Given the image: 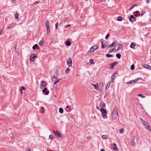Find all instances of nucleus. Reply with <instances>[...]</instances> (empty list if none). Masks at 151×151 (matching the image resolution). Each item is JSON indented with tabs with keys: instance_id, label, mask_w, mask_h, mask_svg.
<instances>
[{
	"instance_id": "f257e3e1",
	"label": "nucleus",
	"mask_w": 151,
	"mask_h": 151,
	"mask_svg": "<svg viewBox=\"0 0 151 151\" xmlns=\"http://www.w3.org/2000/svg\"><path fill=\"white\" fill-rule=\"evenodd\" d=\"M118 115L117 109L116 107H114L113 111L112 117L113 119H115L116 118Z\"/></svg>"
},
{
	"instance_id": "f03ea898",
	"label": "nucleus",
	"mask_w": 151,
	"mask_h": 151,
	"mask_svg": "<svg viewBox=\"0 0 151 151\" xmlns=\"http://www.w3.org/2000/svg\"><path fill=\"white\" fill-rule=\"evenodd\" d=\"M98 48L96 45H95L92 46L90 48V50L88 51V53H92L93 52L94 50H97Z\"/></svg>"
},
{
	"instance_id": "7ed1b4c3",
	"label": "nucleus",
	"mask_w": 151,
	"mask_h": 151,
	"mask_svg": "<svg viewBox=\"0 0 151 151\" xmlns=\"http://www.w3.org/2000/svg\"><path fill=\"white\" fill-rule=\"evenodd\" d=\"M123 47L122 45L121 44H117L115 46V47L117 48L115 49V51L119 50L121 48Z\"/></svg>"
},
{
	"instance_id": "20e7f679",
	"label": "nucleus",
	"mask_w": 151,
	"mask_h": 151,
	"mask_svg": "<svg viewBox=\"0 0 151 151\" xmlns=\"http://www.w3.org/2000/svg\"><path fill=\"white\" fill-rule=\"evenodd\" d=\"M54 133L55 134L56 136L58 138H61L62 136L61 135L60 133L57 130L55 131L53 130Z\"/></svg>"
},
{
	"instance_id": "39448f33",
	"label": "nucleus",
	"mask_w": 151,
	"mask_h": 151,
	"mask_svg": "<svg viewBox=\"0 0 151 151\" xmlns=\"http://www.w3.org/2000/svg\"><path fill=\"white\" fill-rule=\"evenodd\" d=\"M100 111L101 112L103 116H106L107 113L105 109L101 108L100 109Z\"/></svg>"
},
{
	"instance_id": "423d86ee",
	"label": "nucleus",
	"mask_w": 151,
	"mask_h": 151,
	"mask_svg": "<svg viewBox=\"0 0 151 151\" xmlns=\"http://www.w3.org/2000/svg\"><path fill=\"white\" fill-rule=\"evenodd\" d=\"M67 64L69 66L71 65L72 64V61L71 59L70 58H68L67 60Z\"/></svg>"
},
{
	"instance_id": "0eeeda50",
	"label": "nucleus",
	"mask_w": 151,
	"mask_h": 151,
	"mask_svg": "<svg viewBox=\"0 0 151 151\" xmlns=\"http://www.w3.org/2000/svg\"><path fill=\"white\" fill-rule=\"evenodd\" d=\"M118 63V62H114L113 63H112L110 64L109 65L111 66L110 69H112L114 68V66L116 65V64Z\"/></svg>"
},
{
	"instance_id": "6e6552de",
	"label": "nucleus",
	"mask_w": 151,
	"mask_h": 151,
	"mask_svg": "<svg viewBox=\"0 0 151 151\" xmlns=\"http://www.w3.org/2000/svg\"><path fill=\"white\" fill-rule=\"evenodd\" d=\"M54 79H55V81L57 83H58L61 80V79H57V77H56L55 76H54L51 78L52 81L53 82L55 81V80Z\"/></svg>"
},
{
	"instance_id": "1a4fd4ad",
	"label": "nucleus",
	"mask_w": 151,
	"mask_h": 151,
	"mask_svg": "<svg viewBox=\"0 0 151 151\" xmlns=\"http://www.w3.org/2000/svg\"><path fill=\"white\" fill-rule=\"evenodd\" d=\"M143 124L147 129L151 131V127L149 126L148 124L146 122H145Z\"/></svg>"
},
{
	"instance_id": "9d476101",
	"label": "nucleus",
	"mask_w": 151,
	"mask_h": 151,
	"mask_svg": "<svg viewBox=\"0 0 151 151\" xmlns=\"http://www.w3.org/2000/svg\"><path fill=\"white\" fill-rule=\"evenodd\" d=\"M132 19H136V18L132 15L130 16V17L129 18V20L131 22H134L135 21V20H132Z\"/></svg>"
},
{
	"instance_id": "9b49d317",
	"label": "nucleus",
	"mask_w": 151,
	"mask_h": 151,
	"mask_svg": "<svg viewBox=\"0 0 151 151\" xmlns=\"http://www.w3.org/2000/svg\"><path fill=\"white\" fill-rule=\"evenodd\" d=\"M111 146L116 151H118L119 149L117 147L116 145L115 144H114L111 145Z\"/></svg>"
},
{
	"instance_id": "f8f14e48",
	"label": "nucleus",
	"mask_w": 151,
	"mask_h": 151,
	"mask_svg": "<svg viewBox=\"0 0 151 151\" xmlns=\"http://www.w3.org/2000/svg\"><path fill=\"white\" fill-rule=\"evenodd\" d=\"M117 41L116 40L114 41L111 44L107 46V47H113L116 43Z\"/></svg>"
},
{
	"instance_id": "ddd939ff",
	"label": "nucleus",
	"mask_w": 151,
	"mask_h": 151,
	"mask_svg": "<svg viewBox=\"0 0 151 151\" xmlns=\"http://www.w3.org/2000/svg\"><path fill=\"white\" fill-rule=\"evenodd\" d=\"M29 58L30 61L32 62L34 61L35 59V58L33 56V55H32V54L30 56Z\"/></svg>"
},
{
	"instance_id": "4468645a",
	"label": "nucleus",
	"mask_w": 151,
	"mask_h": 151,
	"mask_svg": "<svg viewBox=\"0 0 151 151\" xmlns=\"http://www.w3.org/2000/svg\"><path fill=\"white\" fill-rule=\"evenodd\" d=\"M40 85L42 87V86L45 87L46 86L45 83L43 81H41L40 83Z\"/></svg>"
},
{
	"instance_id": "2eb2a0df",
	"label": "nucleus",
	"mask_w": 151,
	"mask_h": 151,
	"mask_svg": "<svg viewBox=\"0 0 151 151\" xmlns=\"http://www.w3.org/2000/svg\"><path fill=\"white\" fill-rule=\"evenodd\" d=\"M47 90V88H45L43 89L42 90V91L43 92L45 93V94L46 95H47L48 94L49 92L48 91L46 92V91Z\"/></svg>"
},
{
	"instance_id": "dca6fc26",
	"label": "nucleus",
	"mask_w": 151,
	"mask_h": 151,
	"mask_svg": "<svg viewBox=\"0 0 151 151\" xmlns=\"http://www.w3.org/2000/svg\"><path fill=\"white\" fill-rule=\"evenodd\" d=\"M136 46V44L134 42H132L131 43L130 45V47L131 48H134Z\"/></svg>"
},
{
	"instance_id": "f3484780",
	"label": "nucleus",
	"mask_w": 151,
	"mask_h": 151,
	"mask_svg": "<svg viewBox=\"0 0 151 151\" xmlns=\"http://www.w3.org/2000/svg\"><path fill=\"white\" fill-rule=\"evenodd\" d=\"M143 67L146 68L148 69H151V66L147 65H144Z\"/></svg>"
},
{
	"instance_id": "a211bd4d",
	"label": "nucleus",
	"mask_w": 151,
	"mask_h": 151,
	"mask_svg": "<svg viewBox=\"0 0 151 151\" xmlns=\"http://www.w3.org/2000/svg\"><path fill=\"white\" fill-rule=\"evenodd\" d=\"M45 26L46 27V28H50V27L49 25V21L48 20H47L45 22Z\"/></svg>"
},
{
	"instance_id": "6ab92c4d",
	"label": "nucleus",
	"mask_w": 151,
	"mask_h": 151,
	"mask_svg": "<svg viewBox=\"0 0 151 151\" xmlns=\"http://www.w3.org/2000/svg\"><path fill=\"white\" fill-rule=\"evenodd\" d=\"M92 84L94 86V88L95 89H98L99 86H98V84L97 83H96V85L93 83H92Z\"/></svg>"
},
{
	"instance_id": "aec40b11",
	"label": "nucleus",
	"mask_w": 151,
	"mask_h": 151,
	"mask_svg": "<svg viewBox=\"0 0 151 151\" xmlns=\"http://www.w3.org/2000/svg\"><path fill=\"white\" fill-rule=\"evenodd\" d=\"M134 139L135 138L134 137H133L132 138L131 141V144L132 145H135V143L134 142Z\"/></svg>"
},
{
	"instance_id": "412c9836",
	"label": "nucleus",
	"mask_w": 151,
	"mask_h": 151,
	"mask_svg": "<svg viewBox=\"0 0 151 151\" xmlns=\"http://www.w3.org/2000/svg\"><path fill=\"white\" fill-rule=\"evenodd\" d=\"M71 43L68 41H66L65 42L66 45L67 46H69L70 45Z\"/></svg>"
},
{
	"instance_id": "4be33fe9",
	"label": "nucleus",
	"mask_w": 151,
	"mask_h": 151,
	"mask_svg": "<svg viewBox=\"0 0 151 151\" xmlns=\"http://www.w3.org/2000/svg\"><path fill=\"white\" fill-rule=\"evenodd\" d=\"M111 84V82L110 81H109L107 83L106 86V90H107L109 88L110 85Z\"/></svg>"
},
{
	"instance_id": "5701e85b",
	"label": "nucleus",
	"mask_w": 151,
	"mask_h": 151,
	"mask_svg": "<svg viewBox=\"0 0 151 151\" xmlns=\"http://www.w3.org/2000/svg\"><path fill=\"white\" fill-rule=\"evenodd\" d=\"M18 16L19 14L17 13L16 12L15 14L14 17L15 19L18 20H19Z\"/></svg>"
},
{
	"instance_id": "b1692460",
	"label": "nucleus",
	"mask_w": 151,
	"mask_h": 151,
	"mask_svg": "<svg viewBox=\"0 0 151 151\" xmlns=\"http://www.w3.org/2000/svg\"><path fill=\"white\" fill-rule=\"evenodd\" d=\"M100 105L101 107H104L106 106V104L103 102H101L100 104Z\"/></svg>"
},
{
	"instance_id": "393cba45",
	"label": "nucleus",
	"mask_w": 151,
	"mask_h": 151,
	"mask_svg": "<svg viewBox=\"0 0 151 151\" xmlns=\"http://www.w3.org/2000/svg\"><path fill=\"white\" fill-rule=\"evenodd\" d=\"M117 58L118 59H120L121 56V54L119 53L116 54V55Z\"/></svg>"
},
{
	"instance_id": "a878e982",
	"label": "nucleus",
	"mask_w": 151,
	"mask_h": 151,
	"mask_svg": "<svg viewBox=\"0 0 151 151\" xmlns=\"http://www.w3.org/2000/svg\"><path fill=\"white\" fill-rule=\"evenodd\" d=\"M38 45L37 44H35V45L33 47H32V49L33 50H35V49H36V48L37 49H38Z\"/></svg>"
},
{
	"instance_id": "bb28decb",
	"label": "nucleus",
	"mask_w": 151,
	"mask_h": 151,
	"mask_svg": "<svg viewBox=\"0 0 151 151\" xmlns=\"http://www.w3.org/2000/svg\"><path fill=\"white\" fill-rule=\"evenodd\" d=\"M59 112L60 114H63V110L62 108H60L59 109Z\"/></svg>"
},
{
	"instance_id": "cd10ccee",
	"label": "nucleus",
	"mask_w": 151,
	"mask_h": 151,
	"mask_svg": "<svg viewBox=\"0 0 151 151\" xmlns=\"http://www.w3.org/2000/svg\"><path fill=\"white\" fill-rule=\"evenodd\" d=\"M117 20L119 21H121L122 20V18L121 16H119L117 17Z\"/></svg>"
},
{
	"instance_id": "c85d7f7f",
	"label": "nucleus",
	"mask_w": 151,
	"mask_h": 151,
	"mask_svg": "<svg viewBox=\"0 0 151 151\" xmlns=\"http://www.w3.org/2000/svg\"><path fill=\"white\" fill-rule=\"evenodd\" d=\"M59 71L57 70H56L55 71V76L57 77V76L59 75Z\"/></svg>"
},
{
	"instance_id": "c756f323",
	"label": "nucleus",
	"mask_w": 151,
	"mask_h": 151,
	"mask_svg": "<svg viewBox=\"0 0 151 151\" xmlns=\"http://www.w3.org/2000/svg\"><path fill=\"white\" fill-rule=\"evenodd\" d=\"M116 76L114 75H113L111 76V79L112 82H113L114 81V79L115 78Z\"/></svg>"
},
{
	"instance_id": "7c9ffc66",
	"label": "nucleus",
	"mask_w": 151,
	"mask_h": 151,
	"mask_svg": "<svg viewBox=\"0 0 151 151\" xmlns=\"http://www.w3.org/2000/svg\"><path fill=\"white\" fill-rule=\"evenodd\" d=\"M134 83V82L133 81V80H132L130 81H128L127 82V83L128 85L133 84Z\"/></svg>"
},
{
	"instance_id": "2f4dec72",
	"label": "nucleus",
	"mask_w": 151,
	"mask_h": 151,
	"mask_svg": "<svg viewBox=\"0 0 151 151\" xmlns=\"http://www.w3.org/2000/svg\"><path fill=\"white\" fill-rule=\"evenodd\" d=\"M135 68V66L134 64L132 65L130 67V69L132 70H133Z\"/></svg>"
},
{
	"instance_id": "473e14b6",
	"label": "nucleus",
	"mask_w": 151,
	"mask_h": 151,
	"mask_svg": "<svg viewBox=\"0 0 151 151\" xmlns=\"http://www.w3.org/2000/svg\"><path fill=\"white\" fill-rule=\"evenodd\" d=\"M106 57H107V58L112 57L113 56L112 55L109 54H106Z\"/></svg>"
},
{
	"instance_id": "72a5a7b5",
	"label": "nucleus",
	"mask_w": 151,
	"mask_h": 151,
	"mask_svg": "<svg viewBox=\"0 0 151 151\" xmlns=\"http://www.w3.org/2000/svg\"><path fill=\"white\" fill-rule=\"evenodd\" d=\"M89 62L91 64L93 65L94 64V62L93 60L92 59H90Z\"/></svg>"
},
{
	"instance_id": "f704fd0d",
	"label": "nucleus",
	"mask_w": 151,
	"mask_h": 151,
	"mask_svg": "<svg viewBox=\"0 0 151 151\" xmlns=\"http://www.w3.org/2000/svg\"><path fill=\"white\" fill-rule=\"evenodd\" d=\"M108 135H103L102 136V138L103 139H106L107 138V137H108Z\"/></svg>"
},
{
	"instance_id": "c9c22d12",
	"label": "nucleus",
	"mask_w": 151,
	"mask_h": 151,
	"mask_svg": "<svg viewBox=\"0 0 151 151\" xmlns=\"http://www.w3.org/2000/svg\"><path fill=\"white\" fill-rule=\"evenodd\" d=\"M39 44L42 47L43 44V41L42 40H41L39 42Z\"/></svg>"
},
{
	"instance_id": "e433bc0d",
	"label": "nucleus",
	"mask_w": 151,
	"mask_h": 151,
	"mask_svg": "<svg viewBox=\"0 0 151 151\" xmlns=\"http://www.w3.org/2000/svg\"><path fill=\"white\" fill-rule=\"evenodd\" d=\"M70 71V69L68 68H67L65 70V72L67 73H69V72Z\"/></svg>"
},
{
	"instance_id": "4c0bfd02",
	"label": "nucleus",
	"mask_w": 151,
	"mask_h": 151,
	"mask_svg": "<svg viewBox=\"0 0 151 151\" xmlns=\"http://www.w3.org/2000/svg\"><path fill=\"white\" fill-rule=\"evenodd\" d=\"M13 26V24H11L9 25L8 27L7 28L8 29H9L11 27H12Z\"/></svg>"
},
{
	"instance_id": "58836bf2",
	"label": "nucleus",
	"mask_w": 151,
	"mask_h": 151,
	"mask_svg": "<svg viewBox=\"0 0 151 151\" xmlns=\"http://www.w3.org/2000/svg\"><path fill=\"white\" fill-rule=\"evenodd\" d=\"M32 55H33V56L35 58H37L38 56L36 54L32 53Z\"/></svg>"
},
{
	"instance_id": "ea45409f",
	"label": "nucleus",
	"mask_w": 151,
	"mask_h": 151,
	"mask_svg": "<svg viewBox=\"0 0 151 151\" xmlns=\"http://www.w3.org/2000/svg\"><path fill=\"white\" fill-rule=\"evenodd\" d=\"M138 96L140 97H142V98H144L145 97V96L142 95L141 94H138Z\"/></svg>"
},
{
	"instance_id": "a19ab883",
	"label": "nucleus",
	"mask_w": 151,
	"mask_h": 151,
	"mask_svg": "<svg viewBox=\"0 0 151 151\" xmlns=\"http://www.w3.org/2000/svg\"><path fill=\"white\" fill-rule=\"evenodd\" d=\"M140 119L141 122L143 124H144L145 122H146L144 120H143L142 118H140Z\"/></svg>"
},
{
	"instance_id": "79ce46f5",
	"label": "nucleus",
	"mask_w": 151,
	"mask_h": 151,
	"mask_svg": "<svg viewBox=\"0 0 151 151\" xmlns=\"http://www.w3.org/2000/svg\"><path fill=\"white\" fill-rule=\"evenodd\" d=\"M58 22H57L55 24V27L56 29H58Z\"/></svg>"
},
{
	"instance_id": "37998d69",
	"label": "nucleus",
	"mask_w": 151,
	"mask_h": 151,
	"mask_svg": "<svg viewBox=\"0 0 151 151\" xmlns=\"http://www.w3.org/2000/svg\"><path fill=\"white\" fill-rule=\"evenodd\" d=\"M109 35H110L109 34H107L105 37V39H107L109 37Z\"/></svg>"
},
{
	"instance_id": "c03bdc74",
	"label": "nucleus",
	"mask_w": 151,
	"mask_h": 151,
	"mask_svg": "<svg viewBox=\"0 0 151 151\" xmlns=\"http://www.w3.org/2000/svg\"><path fill=\"white\" fill-rule=\"evenodd\" d=\"M101 45H101V47L103 49H104V48H105L106 47V45H104L103 44H102Z\"/></svg>"
},
{
	"instance_id": "a18cd8bd",
	"label": "nucleus",
	"mask_w": 151,
	"mask_h": 151,
	"mask_svg": "<svg viewBox=\"0 0 151 151\" xmlns=\"http://www.w3.org/2000/svg\"><path fill=\"white\" fill-rule=\"evenodd\" d=\"M124 130L123 129H121L119 130V132L121 133H122L124 132Z\"/></svg>"
},
{
	"instance_id": "49530a36",
	"label": "nucleus",
	"mask_w": 151,
	"mask_h": 151,
	"mask_svg": "<svg viewBox=\"0 0 151 151\" xmlns=\"http://www.w3.org/2000/svg\"><path fill=\"white\" fill-rule=\"evenodd\" d=\"M139 80V79L138 78H136L134 81H133L134 82V83L136 82L137 81Z\"/></svg>"
},
{
	"instance_id": "de8ad7c7",
	"label": "nucleus",
	"mask_w": 151,
	"mask_h": 151,
	"mask_svg": "<svg viewBox=\"0 0 151 151\" xmlns=\"http://www.w3.org/2000/svg\"><path fill=\"white\" fill-rule=\"evenodd\" d=\"M47 34H48L49 33V32L50 31V28H47Z\"/></svg>"
},
{
	"instance_id": "09e8293b",
	"label": "nucleus",
	"mask_w": 151,
	"mask_h": 151,
	"mask_svg": "<svg viewBox=\"0 0 151 151\" xmlns=\"http://www.w3.org/2000/svg\"><path fill=\"white\" fill-rule=\"evenodd\" d=\"M91 137L90 136H88L87 137V139L88 140L89 139V140H90L91 139Z\"/></svg>"
},
{
	"instance_id": "8fccbe9b",
	"label": "nucleus",
	"mask_w": 151,
	"mask_h": 151,
	"mask_svg": "<svg viewBox=\"0 0 151 151\" xmlns=\"http://www.w3.org/2000/svg\"><path fill=\"white\" fill-rule=\"evenodd\" d=\"M101 45L103 44L104 43V40L103 39H101L100 40Z\"/></svg>"
},
{
	"instance_id": "3c124183",
	"label": "nucleus",
	"mask_w": 151,
	"mask_h": 151,
	"mask_svg": "<svg viewBox=\"0 0 151 151\" xmlns=\"http://www.w3.org/2000/svg\"><path fill=\"white\" fill-rule=\"evenodd\" d=\"M20 89L22 90H24L25 89V88L24 87L22 86Z\"/></svg>"
},
{
	"instance_id": "603ef678",
	"label": "nucleus",
	"mask_w": 151,
	"mask_h": 151,
	"mask_svg": "<svg viewBox=\"0 0 151 151\" xmlns=\"http://www.w3.org/2000/svg\"><path fill=\"white\" fill-rule=\"evenodd\" d=\"M134 7H133V6H131L129 9V10H132V9H133V8Z\"/></svg>"
},
{
	"instance_id": "864d4df0",
	"label": "nucleus",
	"mask_w": 151,
	"mask_h": 151,
	"mask_svg": "<svg viewBox=\"0 0 151 151\" xmlns=\"http://www.w3.org/2000/svg\"><path fill=\"white\" fill-rule=\"evenodd\" d=\"M49 138L52 139V136L51 134L49 136Z\"/></svg>"
},
{
	"instance_id": "5fc2aeb1",
	"label": "nucleus",
	"mask_w": 151,
	"mask_h": 151,
	"mask_svg": "<svg viewBox=\"0 0 151 151\" xmlns=\"http://www.w3.org/2000/svg\"><path fill=\"white\" fill-rule=\"evenodd\" d=\"M71 26V25L70 24H68V25H67L65 26V27L66 28H67L68 27H70Z\"/></svg>"
},
{
	"instance_id": "6e6d98bb",
	"label": "nucleus",
	"mask_w": 151,
	"mask_h": 151,
	"mask_svg": "<svg viewBox=\"0 0 151 151\" xmlns=\"http://www.w3.org/2000/svg\"><path fill=\"white\" fill-rule=\"evenodd\" d=\"M132 6H133V7H134V6H137V4H134Z\"/></svg>"
},
{
	"instance_id": "4d7b16f0",
	"label": "nucleus",
	"mask_w": 151,
	"mask_h": 151,
	"mask_svg": "<svg viewBox=\"0 0 151 151\" xmlns=\"http://www.w3.org/2000/svg\"><path fill=\"white\" fill-rule=\"evenodd\" d=\"M116 48V47H114V48H113V49H111V51H115V48Z\"/></svg>"
},
{
	"instance_id": "13d9d810",
	"label": "nucleus",
	"mask_w": 151,
	"mask_h": 151,
	"mask_svg": "<svg viewBox=\"0 0 151 151\" xmlns=\"http://www.w3.org/2000/svg\"><path fill=\"white\" fill-rule=\"evenodd\" d=\"M112 52V51H111V49L110 50H109V51L108 52L109 53H111Z\"/></svg>"
},
{
	"instance_id": "bf43d9fd",
	"label": "nucleus",
	"mask_w": 151,
	"mask_h": 151,
	"mask_svg": "<svg viewBox=\"0 0 151 151\" xmlns=\"http://www.w3.org/2000/svg\"><path fill=\"white\" fill-rule=\"evenodd\" d=\"M138 16V15L137 14H134V16L135 17H137Z\"/></svg>"
},
{
	"instance_id": "052dcab7",
	"label": "nucleus",
	"mask_w": 151,
	"mask_h": 151,
	"mask_svg": "<svg viewBox=\"0 0 151 151\" xmlns=\"http://www.w3.org/2000/svg\"><path fill=\"white\" fill-rule=\"evenodd\" d=\"M40 1H36L35 2V4H38L39 3H40Z\"/></svg>"
},
{
	"instance_id": "680f3d73",
	"label": "nucleus",
	"mask_w": 151,
	"mask_h": 151,
	"mask_svg": "<svg viewBox=\"0 0 151 151\" xmlns=\"http://www.w3.org/2000/svg\"><path fill=\"white\" fill-rule=\"evenodd\" d=\"M100 85L102 86H103V83H100Z\"/></svg>"
},
{
	"instance_id": "e2e57ef3",
	"label": "nucleus",
	"mask_w": 151,
	"mask_h": 151,
	"mask_svg": "<svg viewBox=\"0 0 151 151\" xmlns=\"http://www.w3.org/2000/svg\"><path fill=\"white\" fill-rule=\"evenodd\" d=\"M150 1V0H147L146 1V3L147 4H148L149 3Z\"/></svg>"
},
{
	"instance_id": "0e129e2a",
	"label": "nucleus",
	"mask_w": 151,
	"mask_h": 151,
	"mask_svg": "<svg viewBox=\"0 0 151 151\" xmlns=\"http://www.w3.org/2000/svg\"><path fill=\"white\" fill-rule=\"evenodd\" d=\"M57 83L56 81H55V82L54 83V85H55Z\"/></svg>"
},
{
	"instance_id": "69168bd1",
	"label": "nucleus",
	"mask_w": 151,
	"mask_h": 151,
	"mask_svg": "<svg viewBox=\"0 0 151 151\" xmlns=\"http://www.w3.org/2000/svg\"><path fill=\"white\" fill-rule=\"evenodd\" d=\"M2 30L0 29V35L2 33Z\"/></svg>"
},
{
	"instance_id": "338daca9",
	"label": "nucleus",
	"mask_w": 151,
	"mask_h": 151,
	"mask_svg": "<svg viewBox=\"0 0 151 151\" xmlns=\"http://www.w3.org/2000/svg\"><path fill=\"white\" fill-rule=\"evenodd\" d=\"M96 108L98 109H99V107L98 106H96Z\"/></svg>"
},
{
	"instance_id": "774afa93",
	"label": "nucleus",
	"mask_w": 151,
	"mask_h": 151,
	"mask_svg": "<svg viewBox=\"0 0 151 151\" xmlns=\"http://www.w3.org/2000/svg\"><path fill=\"white\" fill-rule=\"evenodd\" d=\"M101 151H105V150L104 149H102L101 150Z\"/></svg>"
}]
</instances>
